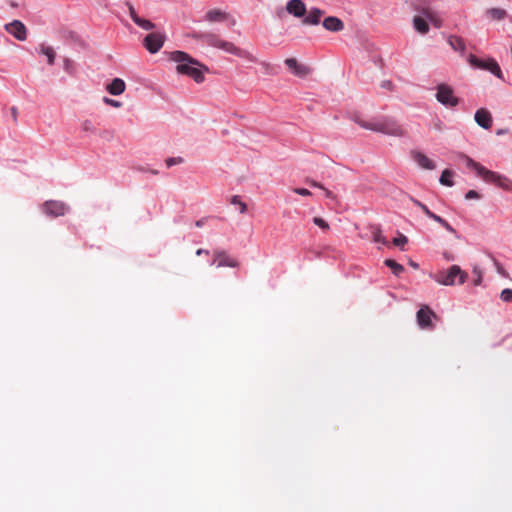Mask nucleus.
<instances>
[{
  "label": "nucleus",
  "mask_w": 512,
  "mask_h": 512,
  "mask_svg": "<svg viewBox=\"0 0 512 512\" xmlns=\"http://www.w3.org/2000/svg\"><path fill=\"white\" fill-rule=\"evenodd\" d=\"M169 59L176 63L175 69L178 74L189 76L196 83L204 81L208 68L186 52L173 51L169 54Z\"/></svg>",
  "instance_id": "f257e3e1"
},
{
  "label": "nucleus",
  "mask_w": 512,
  "mask_h": 512,
  "mask_svg": "<svg viewBox=\"0 0 512 512\" xmlns=\"http://www.w3.org/2000/svg\"><path fill=\"white\" fill-rule=\"evenodd\" d=\"M457 159L462 161L467 168L473 169L483 181L492 183L505 191H512V180L506 176L488 170L482 164L474 161L471 157L465 155L464 153H458Z\"/></svg>",
  "instance_id": "f03ea898"
},
{
  "label": "nucleus",
  "mask_w": 512,
  "mask_h": 512,
  "mask_svg": "<svg viewBox=\"0 0 512 512\" xmlns=\"http://www.w3.org/2000/svg\"><path fill=\"white\" fill-rule=\"evenodd\" d=\"M286 11L296 18H302L304 25H318L324 15V11L316 7L307 11L303 0H289L286 4Z\"/></svg>",
  "instance_id": "7ed1b4c3"
},
{
  "label": "nucleus",
  "mask_w": 512,
  "mask_h": 512,
  "mask_svg": "<svg viewBox=\"0 0 512 512\" xmlns=\"http://www.w3.org/2000/svg\"><path fill=\"white\" fill-rule=\"evenodd\" d=\"M357 123L364 129L388 136L402 137L405 135L404 128L392 118L383 117L370 121L358 120Z\"/></svg>",
  "instance_id": "20e7f679"
},
{
  "label": "nucleus",
  "mask_w": 512,
  "mask_h": 512,
  "mask_svg": "<svg viewBox=\"0 0 512 512\" xmlns=\"http://www.w3.org/2000/svg\"><path fill=\"white\" fill-rule=\"evenodd\" d=\"M468 274L458 265H452L447 270L440 271L433 276V279L444 286L462 285L466 282Z\"/></svg>",
  "instance_id": "39448f33"
},
{
  "label": "nucleus",
  "mask_w": 512,
  "mask_h": 512,
  "mask_svg": "<svg viewBox=\"0 0 512 512\" xmlns=\"http://www.w3.org/2000/svg\"><path fill=\"white\" fill-rule=\"evenodd\" d=\"M468 62L477 69L487 70L497 78L503 80V74L499 64L493 58L479 59L473 54L468 56Z\"/></svg>",
  "instance_id": "423d86ee"
},
{
  "label": "nucleus",
  "mask_w": 512,
  "mask_h": 512,
  "mask_svg": "<svg viewBox=\"0 0 512 512\" xmlns=\"http://www.w3.org/2000/svg\"><path fill=\"white\" fill-rule=\"evenodd\" d=\"M437 101L446 107H456L459 104V98L454 94V90L451 86L445 83H441L436 87Z\"/></svg>",
  "instance_id": "0eeeda50"
},
{
  "label": "nucleus",
  "mask_w": 512,
  "mask_h": 512,
  "mask_svg": "<svg viewBox=\"0 0 512 512\" xmlns=\"http://www.w3.org/2000/svg\"><path fill=\"white\" fill-rule=\"evenodd\" d=\"M437 318L436 313L428 305H421L416 313L417 325L422 330H433Z\"/></svg>",
  "instance_id": "6e6552de"
},
{
  "label": "nucleus",
  "mask_w": 512,
  "mask_h": 512,
  "mask_svg": "<svg viewBox=\"0 0 512 512\" xmlns=\"http://www.w3.org/2000/svg\"><path fill=\"white\" fill-rule=\"evenodd\" d=\"M165 41L166 35L164 32H152L143 39V45L151 54H155L160 51Z\"/></svg>",
  "instance_id": "1a4fd4ad"
},
{
  "label": "nucleus",
  "mask_w": 512,
  "mask_h": 512,
  "mask_svg": "<svg viewBox=\"0 0 512 512\" xmlns=\"http://www.w3.org/2000/svg\"><path fill=\"white\" fill-rule=\"evenodd\" d=\"M218 49L226 53L235 55L239 58L247 59L249 61H255L253 55L250 52L236 46L234 43L227 41L225 39H223Z\"/></svg>",
  "instance_id": "9d476101"
},
{
  "label": "nucleus",
  "mask_w": 512,
  "mask_h": 512,
  "mask_svg": "<svg viewBox=\"0 0 512 512\" xmlns=\"http://www.w3.org/2000/svg\"><path fill=\"white\" fill-rule=\"evenodd\" d=\"M218 49L226 53L235 55L239 58L247 59L249 61H255L253 55L250 52L236 46L234 43L227 41L225 39H223Z\"/></svg>",
  "instance_id": "9b49d317"
},
{
  "label": "nucleus",
  "mask_w": 512,
  "mask_h": 512,
  "mask_svg": "<svg viewBox=\"0 0 512 512\" xmlns=\"http://www.w3.org/2000/svg\"><path fill=\"white\" fill-rule=\"evenodd\" d=\"M68 209L64 202L56 200H49L43 204L44 213L53 217L63 216Z\"/></svg>",
  "instance_id": "f8f14e48"
},
{
  "label": "nucleus",
  "mask_w": 512,
  "mask_h": 512,
  "mask_svg": "<svg viewBox=\"0 0 512 512\" xmlns=\"http://www.w3.org/2000/svg\"><path fill=\"white\" fill-rule=\"evenodd\" d=\"M5 30L19 41L27 38V30L25 25L19 20H13L5 25Z\"/></svg>",
  "instance_id": "ddd939ff"
},
{
  "label": "nucleus",
  "mask_w": 512,
  "mask_h": 512,
  "mask_svg": "<svg viewBox=\"0 0 512 512\" xmlns=\"http://www.w3.org/2000/svg\"><path fill=\"white\" fill-rule=\"evenodd\" d=\"M216 264L218 268L221 267H238V261L231 256H229L225 251H215L214 252V260L211 265Z\"/></svg>",
  "instance_id": "4468645a"
},
{
  "label": "nucleus",
  "mask_w": 512,
  "mask_h": 512,
  "mask_svg": "<svg viewBox=\"0 0 512 512\" xmlns=\"http://www.w3.org/2000/svg\"><path fill=\"white\" fill-rule=\"evenodd\" d=\"M193 38L206 43L208 46L214 47L216 49L219 48L223 38L220 35L206 32V33H195L193 34Z\"/></svg>",
  "instance_id": "2eb2a0df"
},
{
  "label": "nucleus",
  "mask_w": 512,
  "mask_h": 512,
  "mask_svg": "<svg viewBox=\"0 0 512 512\" xmlns=\"http://www.w3.org/2000/svg\"><path fill=\"white\" fill-rule=\"evenodd\" d=\"M475 122L483 129H490L492 127L493 119L491 113L485 109L480 108L475 112Z\"/></svg>",
  "instance_id": "dca6fc26"
},
{
  "label": "nucleus",
  "mask_w": 512,
  "mask_h": 512,
  "mask_svg": "<svg viewBox=\"0 0 512 512\" xmlns=\"http://www.w3.org/2000/svg\"><path fill=\"white\" fill-rule=\"evenodd\" d=\"M128 9H129V15H130L131 19L137 26H139L140 28L147 30V31L154 29V27H155L154 23H152L148 19L141 18L136 13L135 8L131 4L128 5Z\"/></svg>",
  "instance_id": "f3484780"
},
{
  "label": "nucleus",
  "mask_w": 512,
  "mask_h": 512,
  "mask_svg": "<svg viewBox=\"0 0 512 512\" xmlns=\"http://www.w3.org/2000/svg\"><path fill=\"white\" fill-rule=\"evenodd\" d=\"M323 27L330 32H339L344 29L343 21L335 16L326 17L322 22Z\"/></svg>",
  "instance_id": "a211bd4d"
},
{
  "label": "nucleus",
  "mask_w": 512,
  "mask_h": 512,
  "mask_svg": "<svg viewBox=\"0 0 512 512\" xmlns=\"http://www.w3.org/2000/svg\"><path fill=\"white\" fill-rule=\"evenodd\" d=\"M126 84L121 78H114L109 84L106 85V91L113 95L118 96L124 93Z\"/></svg>",
  "instance_id": "6ab92c4d"
},
{
  "label": "nucleus",
  "mask_w": 512,
  "mask_h": 512,
  "mask_svg": "<svg viewBox=\"0 0 512 512\" xmlns=\"http://www.w3.org/2000/svg\"><path fill=\"white\" fill-rule=\"evenodd\" d=\"M285 64L297 76H305L309 73V68L299 64L295 58H287Z\"/></svg>",
  "instance_id": "aec40b11"
},
{
  "label": "nucleus",
  "mask_w": 512,
  "mask_h": 512,
  "mask_svg": "<svg viewBox=\"0 0 512 512\" xmlns=\"http://www.w3.org/2000/svg\"><path fill=\"white\" fill-rule=\"evenodd\" d=\"M229 17V14L220 9H211L205 14V21L210 23L215 22H223L226 21Z\"/></svg>",
  "instance_id": "412c9836"
},
{
  "label": "nucleus",
  "mask_w": 512,
  "mask_h": 512,
  "mask_svg": "<svg viewBox=\"0 0 512 512\" xmlns=\"http://www.w3.org/2000/svg\"><path fill=\"white\" fill-rule=\"evenodd\" d=\"M413 158L423 169L433 170L436 167L434 161L421 152L414 153Z\"/></svg>",
  "instance_id": "4be33fe9"
},
{
  "label": "nucleus",
  "mask_w": 512,
  "mask_h": 512,
  "mask_svg": "<svg viewBox=\"0 0 512 512\" xmlns=\"http://www.w3.org/2000/svg\"><path fill=\"white\" fill-rule=\"evenodd\" d=\"M487 17L492 21H501L507 17V11L503 8H489L486 10Z\"/></svg>",
  "instance_id": "5701e85b"
},
{
  "label": "nucleus",
  "mask_w": 512,
  "mask_h": 512,
  "mask_svg": "<svg viewBox=\"0 0 512 512\" xmlns=\"http://www.w3.org/2000/svg\"><path fill=\"white\" fill-rule=\"evenodd\" d=\"M413 27L421 34H426L429 31L427 21L421 16H415L413 18Z\"/></svg>",
  "instance_id": "b1692460"
},
{
  "label": "nucleus",
  "mask_w": 512,
  "mask_h": 512,
  "mask_svg": "<svg viewBox=\"0 0 512 512\" xmlns=\"http://www.w3.org/2000/svg\"><path fill=\"white\" fill-rule=\"evenodd\" d=\"M39 53L46 56L48 64L53 65L56 58V53L51 46H46L44 44L40 45Z\"/></svg>",
  "instance_id": "393cba45"
},
{
  "label": "nucleus",
  "mask_w": 512,
  "mask_h": 512,
  "mask_svg": "<svg viewBox=\"0 0 512 512\" xmlns=\"http://www.w3.org/2000/svg\"><path fill=\"white\" fill-rule=\"evenodd\" d=\"M448 43L451 46V48L455 51L463 53L465 51V43L462 38L458 36H450L448 38Z\"/></svg>",
  "instance_id": "a878e982"
},
{
  "label": "nucleus",
  "mask_w": 512,
  "mask_h": 512,
  "mask_svg": "<svg viewBox=\"0 0 512 512\" xmlns=\"http://www.w3.org/2000/svg\"><path fill=\"white\" fill-rule=\"evenodd\" d=\"M454 173L449 170L445 169L442 171L439 182L447 187H452L454 185V182L452 180Z\"/></svg>",
  "instance_id": "bb28decb"
},
{
  "label": "nucleus",
  "mask_w": 512,
  "mask_h": 512,
  "mask_svg": "<svg viewBox=\"0 0 512 512\" xmlns=\"http://www.w3.org/2000/svg\"><path fill=\"white\" fill-rule=\"evenodd\" d=\"M429 218L439 223L444 229H446L448 232L455 234L456 230L442 217L436 215L435 213H431Z\"/></svg>",
  "instance_id": "cd10ccee"
},
{
  "label": "nucleus",
  "mask_w": 512,
  "mask_h": 512,
  "mask_svg": "<svg viewBox=\"0 0 512 512\" xmlns=\"http://www.w3.org/2000/svg\"><path fill=\"white\" fill-rule=\"evenodd\" d=\"M385 265L388 266L396 276L404 271V267L401 264L391 259L385 260Z\"/></svg>",
  "instance_id": "c85d7f7f"
},
{
  "label": "nucleus",
  "mask_w": 512,
  "mask_h": 512,
  "mask_svg": "<svg viewBox=\"0 0 512 512\" xmlns=\"http://www.w3.org/2000/svg\"><path fill=\"white\" fill-rule=\"evenodd\" d=\"M231 204L237 206L241 214L247 212V204L241 200L240 196L234 195L231 198Z\"/></svg>",
  "instance_id": "c756f323"
},
{
  "label": "nucleus",
  "mask_w": 512,
  "mask_h": 512,
  "mask_svg": "<svg viewBox=\"0 0 512 512\" xmlns=\"http://www.w3.org/2000/svg\"><path fill=\"white\" fill-rule=\"evenodd\" d=\"M423 14L434 26L441 27V20L436 16V14L433 11L426 9L423 11Z\"/></svg>",
  "instance_id": "7c9ffc66"
},
{
  "label": "nucleus",
  "mask_w": 512,
  "mask_h": 512,
  "mask_svg": "<svg viewBox=\"0 0 512 512\" xmlns=\"http://www.w3.org/2000/svg\"><path fill=\"white\" fill-rule=\"evenodd\" d=\"M472 274L474 275V285L475 286H480L482 284V281H483V273H482V270L480 269V267L478 266H474L473 269H472Z\"/></svg>",
  "instance_id": "2f4dec72"
},
{
  "label": "nucleus",
  "mask_w": 512,
  "mask_h": 512,
  "mask_svg": "<svg viewBox=\"0 0 512 512\" xmlns=\"http://www.w3.org/2000/svg\"><path fill=\"white\" fill-rule=\"evenodd\" d=\"M407 242H408V238L403 234H399L398 237H395L393 239V244L395 246L401 247L402 249L407 244Z\"/></svg>",
  "instance_id": "473e14b6"
},
{
  "label": "nucleus",
  "mask_w": 512,
  "mask_h": 512,
  "mask_svg": "<svg viewBox=\"0 0 512 512\" xmlns=\"http://www.w3.org/2000/svg\"><path fill=\"white\" fill-rule=\"evenodd\" d=\"M500 298L503 302L511 303L512 302V289L506 288L502 290L500 294Z\"/></svg>",
  "instance_id": "72a5a7b5"
},
{
  "label": "nucleus",
  "mask_w": 512,
  "mask_h": 512,
  "mask_svg": "<svg viewBox=\"0 0 512 512\" xmlns=\"http://www.w3.org/2000/svg\"><path fill=\"white\" fill-rule=\"evenodd\" d=\"M313 222L315 225H317L321 229H324V230L329 229V224L321 217H314Z\"/></svg>",
  "instance_id": "f704fd0d"
},
{
  "label": "nucleus",
  "mask_w": 512,
  "mask_h": 512,
  "mask_svg": "<svg viewBox=\"0 0 512 512\" xmlns=\"http://www.w3.org/2000/svg\"><path fill=\"white\" fill-rule=\"evenodd\" d=\"M182 162H183L182 157H171V158L166 159V161H165L166 166L168 168H170L174 165H177V164H181Z\"/></svg>",
  "instance_id": "c9c22d12"
},
{
  "label": "nucleus",
  "mask_w": 512,
  "mask_h": 512,
  "mask_svg": "<svg viewBox=\"0 0 512 512\" xmlns=\"http://www.w3.org/2000/svg\"><path fill=\"white\" fill-rule=\"evenodd\" d=\"M103 102L106 104V105H109V106H112V107H115V108H119L122 106V103L118 100H114V99H111V98H108V97H104L103 98Z\"/></svg>",
  "instance_id": "e433bc0d"
},
{
  "label": "nucleus",
  "mask_w": 512,
  "mask_h": 512,
  "mask_svg": "<svg viewBox=\"0 0 512 512\" xmlns=\"http://www.w3.org/2000/svg\"><path fill=\"white\" fill-rule=\"evenodd\" d=\"M412 202H413L416 206H418V207H419V208H420V209H421V210H422V211H423V212H424L428 217H429V216H430V214L432 213V212L429 210V208H428L425 204L421 203L419 200H417V199H414V198H413V199H412Z\"/></svg>",
  "instance_id": "4c0bfd02"
},
{
  "label": "nucleus",
  "mask_w": 512,
  "mask_h": 512,
  "mask_svg": "<svg viewBox=\"0 0 512 512\" xmlns=\"http://www.w3.org/2000/svg\"><path fill=\"white\" fill-rule=\"evenodd\" d=\"M480 198V195L477 191L475 190H469L466 194H465V199L467 200H471V199H479Z\"/></svg>",
  "instance_id": "58836bf2"
},
{
  "label": "nucleus",
  "mask_w": 512,
  "mask_h": 512,
  "mask_svg": "<svg viewBox=\"0 0 512 512\" xmlns=\"http://www.w3.org/2000/svg\"><path fill=\"white\" fill-rule=\"evenodd\" d=\"M293 192L298 195H301V196H310L311 195V192L305 188H295V189H293Z\"/></svg>",
  "instance_id": "ea45409f"
},
{
  "label": "nucleus",
  "mask_w": 512,
  "mask_h": 512,
  "mask_svg": "<svg viewBox=\"0 0 512 512\" xmlns=\"http://www.w3.org/2000/svg\"><path fill=\"white\" fill-rule=\"evenodd\" d=\"M374 241L375 242H379V243H383V244L386 243L385 238L383 237V235L380 232H378V233H376L374 235Z\"/></svg>",
  "instance_id": "a19ab883"
},
{
  "label": "nucleus",
  "mask_w": 512,
  "mask_h": 512,
  "mask_svg": "<svg viewBox=\"0 0 512 512\" xmlns=\"http://www.w3.org/2000/svg\"><path fill=\"white\" fill-rule=\"evenodd\" d=\"M309 184H310L312 187H316V188H319V189H324V187H323L320 183H318V182H316V181H309Z\"/></svg>",
  "instance_id": "79ce46f5"
},
{
  "label": "nucleus",
  "mask_w": 512,
  "mask_h": 512,
  "mask_svg": "<svg viewBox=\"0 0 512 512\" xmlns=\"http://www.w3.org/2000/svg\"><path fill=\"white\" fill-rule=\"evenodd\" d=\"M309 184H310L312 187H316V188H319V189H324V187H323L320 183H318V182H316V181H309Z\"/></svg>",
  "instance_id": "37998d69"
},
{
  "label": "nucleus",
  "mask_w": 512,
  "mask_h": 512,
  "mask_svg": "<svg viewBox=\"0 0 512 512\" xmlns=\"http://www.w3.org/2000/svg\"><path fill=\"white\" fill-rule=\"evenodd\" d=\"M203 254H209V251L202 249V248H200L196 251V255H198V256L203 255Z\"/></svg>",
  "instance_id": "c03bdc74"
},
{
  "label": "nucleus",
  "mask_w": 512,
  "mask_h": 512,
  "mask_svg": "<svg viewBox=\"0 0 512 512\" xmlns=\"http://www.w3.org/2000/svg\"><path fill=\"white\" fill-rule=\"evenodd\" d=\"M91 126H92V123L90 121H85L83 123V129L84 130H89Z\"/></svg>",
  "instance_id": "a18cd8bd"
},
{
  "label": "nucleus",
  "mask_w": 512,
  "mask_h": 512,
  "mask_svg": "<svg viewBox=\"0 0 512 512\" xmlns=\"http://www.w3.org/2000/svg\"><path fill=\"white\" fill-rule=\"evenodd\" d=\"M322 190L324 191L325 196H326L327 198H333V194H332V192H331V191H329V190H328V189H326L325 187H324V189H322Z\"/></svg>",
  "instance_id": "49530a36"
},
{
  "label": "nucleus",
  "mask_w": 512,
  "mask_h": 512,
  "mask_svg": "<svg viewBox=\"0 0 512 512\" xmlns=\"http://www.w3.org/2000/svg\"><path fill=\"white\" fill-rule=\"evenodd\" d=\"M70 64H71L70 60L66 59V60H65V69H66V70H68V69H69Z\"/></svg>",
  "instance_id": "de8ad7c7"
},
{
  "label": "nucleus",
  "mask_w": 512,
  "mask_h": 512,
  "mask_svg": "<svg viewBox=\"0 0 512 512\" xmlns=\"http://www.w3.org/2000/svg\"><path fill=\"white\" fill-rule=\"evenodd\" d=\"M196 226L197 227H202L203 226V221L202 220L196 221Z\"/></svg>",
  "instance_id": "09e8293b"
},
{
  "label": "nucleus",
  "mask_w": 512,
  "mask_h": 512,
  "mask_svg": "<svg viewBox=\"0 0 512 512\" xmlns=\"http://www.w3.org/2000/svg\"><path fill=\"white\" fill-rule=\"evenodd\" d=\"M16 113H17L16 108H14V107H13V108H12V116H15V117H16Z\"/></svg>",
  "instance_id": "8fccbe9b"
},
{
  "label": "nucleus",
  "mask_w": 512,
  "mask_h": 512,
  "mask_svg": "<svg viewBox=\"0 0 512 512\" xmlns=\"http://www.w3.org/2000/svg\"><path fill=\"white\" fill-rule=\"evenodd\" d=\"M503 133H504V131H503V130H498V131H497V134H498V135H501V134H503Z\"/></svg>",
  "instance_id": "3c124183"
},
{
  "label": "nucleus",
  "mask_w": 512,
  "mask_h": 512,
  "mask_svg": "<svg viewBox=\"0 0 512 512\" xmlns=\"http://www.w3.org/2000/svg\"><path fill=\"white\" fill-rule=\"evenodd\" d=\"M412 267L418 268V264L412 263Z\"/></svg>",
  "instance_id": "603ef678"
}]
</instances>
